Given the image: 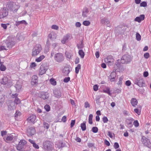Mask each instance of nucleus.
<instances>
[{"instance_id":"72a5a7b5","label":"nucleus","mask_w":151,"mask_h":151,"mask_svg":"<svg viewBox=\"0 0 151 151\" xmlns=\"http://www.w3.org/2000/svg\"><path fill=\"white\" fill-rule=\"evenodd\" d=\"M64 73H65V74H68L70 72L69 68L68 67H66L64 68L63 70Z\"/></svg>"},{"instance_id":"473e14b6","label":"nucleus","mask_w":151,"mask_h":151,"mask_svg":"<svg viewBox=\"0 0 151 151\" xmlns=\"http://www.w3.org/2000/svg\"><path fill=\"white\" fill-rule=\"evenodd\" d=\"M93 115L92 114L89 115L88 117V123L91 124H92L93 123Z\"/></svg>"},{"instance_id":"69168bd1","label":"nucleus","mask_w":151,"mask_h":151,"mask_svg":"<svg viewBox=\"0 0 151 151\" xmlns=\"http://www.w3.org/2000/svg\"><path fill=\"white\" fill-rule=\"evenodd\" d=\"M7 50V49L6 48V46H0V51L2 50Z\"/></svg>"},{"instance_id":"a211bd4d","label":"nucleus","mask_w":151,"mask_h":151,"mask_svg":"<svg viewBox=\"0 0 151 151\" xmlns=\"http://www.w3.org/2000/svg\"><path fill=\"white\" fill-rule=\"evenodd\" d=\"M48 38L52 40H53L56 38V34L53 32H51L50 34H49L48 36Z\"/></svg>"},{"instance_id":"de8ad7c7","label":"nucleus","mask_w":151,"mask_h":151,"mask_svg":"<svg viewBox=\"0 0 151 151\" xmlns=\"http://www.w3.org/2000/svg\"><path fill=\"white\" fill-rule=\"evenodd\" d=\"M103 121L104 123H106L108 122V119L105 116H104L102 118Z\"/></svg>"},{"instance_id":"4468645a","label":"nucleus","mask_w":151,"mask_h":151,"mask_svg":"<svg viewBox=\"0 0 151 151\" xmlns=\"http://www.w3.org/2000/svg\"><path fill=\"white\" fill-rule=\"evenodd\" d=\"M105 62L108 64L109 65H111L114 64V60L113 58L108 57L107 58L104 59Z\"/></svg>"},{"instance_id":"39448f33","label":"nucleus","mask_w":151,"mask_h":151,"mask_svg":"<svg viewBox=\"0 0 151 151\" xmlns=\"http://www.w3.org/2000/svg\"><path fill=\"white\" fill-rule=\"evenodd\" d=\"M64 59V57L61 53H58L55 54L54 60L57 62L60 63L62 62Z\"/></svg>"},{"instance_id":"f03ea898","label":"nucleus","mask_w":151,"mask_h":151,"mask_svg":"<svg viewBox=\"0 0 151 151\" xmlns=\"http://www.w3.org/2000/svg\"><path fill=\"white\" fill-rule=\"evenodd\" d=\"M16 136L14 133L8 134L6 137L4 138L5 141L8 143L14 142L16 139Z\"/></svg>"},{"instance_id":"680f3d73","label":"nucleus","mask_w":151,"mask_h":151,"mask_svg":"<svg viewBox=\"0 0 151 151\" xmlns=\"http://www.w3.org/2000/svg\"><path fill=\"white\" fill-rule=\"evenodd\" d=\"M125 84L127 86H129L131 84V82L129 80H128L126 81Z\"/></svg>"},{"instance_id":"bf43d9fd","label":"nucleus","mask_w":151,"mask_h":151,"mask_svg":"<svg viewBox=\"0 0 151 151\" xmlns=\"http://www.w3.org/2000/svg\"><path fill=\"white\" fill-rule=\"evenodd\" d=\"M123 79V78L121 77L119 78V81L118 82L117 84L119 85H121L122 83V81Z\"/></svg>"},{"instance_id":"ddd939ff","label":"nucleus","mask_w":151,"mask_h":151,"mask_svg":"<svg viewBox=\"0 0 151 151\" xmlns=\"http://www.w3.org/2000/svg\"><path fill=\"white\" fill-rule=\"evenodd\" d=\"M47 70V68L46 66L41 65L39 70V74L42 75L45 74Z\"/></svg>"},{"instance_id":"cd10ccee","label":"nucleus","mask_w":151,"mask_h":151,"mask_svg":"<svg viewBox=\"0 0 151 151\" xmlns=\"http://www.w3.org/2000/svg\"><path fill=\"white\" fill-rule=\"evenodd\" d=\"M22 85L21 84L19 83V82H17L15 87L16 89V90L18 91H19L22 88Z\"/></svg>"},{"instance_id":"5701e85b","label":"nucleus","mask_w":151,"mask_h":151,"mask_svg":"<svg viewBox=\"0 0 151 151\" xmlns=\"http://www.w3.org/2000/svg\"><path fill=\"white\" fill-rule=\"evenodd\" d=\"M16 106L14 105V104L12 102H11L10 104L8 105V109L9 110H14Z\"/></svg>"},{"instance_id":"7c9ffc66","label":"nucleus","mask_w":151,"mask_h":151,"mask_svg":"<svg viewBox=\"0 0 151 151\" xmlns=\"http://www.w3.org/2000/svg\"><path fill=\"white\" fill-rule=\"evenodd\" d=\"M45 58L44 55H42L40 56L39 57L35 59V61L37 62H41Z\"/></svg>"},{"instance_id":"6e6d98bb","label":"nucleus","mask_w":151,"mask_h":151,"mask_svg":"<svg viewBox=\"0 0 151 151\" xmlns=\"http://www.w3.org/2000/svg\"><path fill=\"white\" fill-rule=\"evenodd\" d=\"M84 104V107L86 108H89L90 107V105L89 104L88 102L87 101L85 102Z\"/></svg>"},{"instance_id":"2eb2a0df","label":"nucleus","mask_w":151,"mask_h":151,"mask_svg":"<svg viewBox=\"0 0 151 151\" xmlns=\"http://www.w3.org/2000/svg\"><path fill=\"white\" fill-rule=\"evenodd\" d=\"M18 94L15 93L14 94H12V98H15L14 100V103L17 104H19L21 103L20 100L17 97Z\"/></svg>"},{"instance_id":"aec40b11","label":"nucleus","mask_w":151,"mask_h":151,"mask_svg":"<svg viewBox=\"0 0 151 151\" xmlns=\"http://www.w3.org/2000/svg\"><path fill=\"white\" fill-rule=\"evenodd\" d=\"M38 77L37 76L34 75L32 76V85H35L37 83Z\"/></svg>"},{"instance_id":"c9c22d12","label":"nucleus","mask_w":151,"mask_h":151,"mask_svg":"<svg viewBox=\"0 0 151 151\" xmlns=\"http://www.w3.org/2000/svg\"><path fill=\"white\" fill-rule=\"evenodd\" d=\"M104 92L108 94L109 95H110L111 93L110 92V88H106L105 89L103 90Z\"/></svg>"},{"instance_id":"c756f323","label":"nucleus","mask_w":151,"mask_h":151,"mask_svg":"<svg viewBox=\"0 0 151 151\" xmlns=\"http://www.w3.org/2000/svg\"><path fill=\"white\" fill-rule=\"evenodd\" d=\"M27 24V23L25 20H22L21 21L16 22L15 24L17 26H18L19 24Z\"/></svg>"},{"instance_id":"13d9d810","label":"nucleus","mask_w":151,"mask_h":151,"mask_svg":"<svg viewBox=\"0 0 151 151\" xmlns=\"http://www.w3.org/2000/svg\"><path fill=\"white\" fill-rule=\"evenodd\" d=\"M70 78L69 77H65L63 80V81L65 83H68L70 80Z\"/></svg>"},{"instance_id":"4be33fe9","label":"nucleus","mask_w":151,"mask_h":151,"mask_svg":"<svg viewBox=\"0 0 151 151\" xmlns=\"http://www.w3.org/2000/svg\"><path fill=\"white\" fill-rule=\"evenodd\" d=\"M145 18V15L144 14L141 15L139 17H136L134 20L135 21L139 22H141V21L143 20Z\"/></svg>"},{"instance_id":"0e129e2a","label":"nucleus","mask_w":151,"mask_h":151,"mask_svg":"<svg viewBox=\"0 0 151 151\" xmlns=\"http://www.w3.org/2000/svg\"><path fill=\"white\" fill-rule=\"evenodd\" d=\"M46 45V46H47V47L48 48V50H49V47L50 45V43L49 40H47Z\"/></svg>"},{"instance_id":"ea45409f","label":"nucleus","mask_w":151,"mask_h":151,"mask_svg":"<svg viewBox=\"0 0 151 151\" xmlns=\"http://www.w3.org/2000/svg\"><path fill=\"white\" fill-rule=\"evenodd\" d=\"M90 22L89 21H84L83 22V24L85 26H88L90 24Z\"/></svg>"},{"instance_id":"9d476101","label":"nucleus","mask_w":151,"mask_h":151,"mask_svg":"<svg viewBox=\"0 0 151 151\" xmlns=\"http://www.w3.org/2000/svg\"><path fill=\"white\" fill-rule=\"evenodd\" d=\"M49 96V94L47 92H42L39 95V97L44 100H47Z\"/></svg>"},{"instance_id":"a19ab883","label":"nucleus","mask_w":151,"mask_h":151,"mask_svg":"<svg viewBox=\"0 0 151 151\" xmlns=\"http://www.w3.org/2000/svg\"><path fill=\"white\" fill-rule=\"evenodd\" d=\"M98 128L97 127H93L92 128V131L94 133H96L98 132Z\"/></svg>"},{"instance_id":"b1692460","label":"nucleus","mask_w":151,"mask_h":151,"mask_svg":"<svg viewBox=\"0 0 151 151\" xmlns=\"http://www.w3.org/2000/svg\"><path fill=\"white\" fill-rule=\"evenodd\" d=\"M131 103L132 105L134 107H136V106L137 105L138 102L137 99L135 98H132L131 101Z\"/></svg>"},{"instance_id":"6e6552de","label":"nucleus","mask_w":151,"mask_h":151,"mask_svg":"<svg viewBox=\"0 0 151 151\" xmlns=\"http://www.w3.org/2000/svg\"><path fill=\"white\" fill-rule=\"evenodd\" d=\"M141 141L144 146H147L148 147H151V143L150 142V140L146 138L145 137L142 136Z\"/></svg>"},{"instance_id":"1a4fd4ad","label":"nucleus","mask_w":151,"mask_h":151,"mask_svg":"<svg viewBox=\"0 0 151 151\" xmlns=\"http://www.w3.org/2000/svg\"><path fill=\"white\" fill-rule=\"evenodd\" d=\"M90 12L87 8L83 9L82 12V15L84 18H87V19H89L91 17L90 14Z\"/></svg>"},{"instance_id":"423d86ee","label":"nucleus","mask_w":151,"mask_h":151,"mask_svg":"<svg viewBox=\"0 0 151 151\" xmlns=\"http://www.w3.org/2000/svg\"><path fill=\"white\" fill-rule=\"evenodd\" d=\"M121 63L122 64H127L131 61V57L128 55H125L121 58Z\"/></svg>"},{"instance_id":"6ab92c4d","label":"nucleus","mask_w":151,"mask_h":151,"mask_svg":"<svg viewBox=\"0 0 151 151\" xmlns=\"http://www.w3.org/2000/svg\"><path fill=\"white\" fill-rule=\"evenodd\" d=\"M70 37V35L69 34H67L66 35L64 36L62 40H61V42L63 44H65L66 42L68 40Z\"/></svg>"},{"instance_id":"603ef678","label":"nucleus","mask_w":151,"mask_h":151,"mask_svg":"<svg viewBox=\"0 0 151 151\" xmlns=\"http://www.w3.org/2000/svg\"><path fill=\"white\" fill-rule=\"evenodd\" d=\"M144 57L148 59L150 57V54L149 53L146 52L144 54Z\"/></svg>"},{"instance_id":"5fc2aeb1","label":"nucleus","mask_w":151,"mask_h":151,"mask_svg":"<svg viewBox=\"0 0 151 151\" xmlns=\"http://www.w3.org/2000/svg\"><path fill=\"white\" fill-rule=\"evenodd\" d=\"M51 28L53 29L58 30V29L59 27L58 26L56 25H53L52 26Z\"/></svg>"},{"instance_id":"e2e57ef3","label":"nucleus","mask_w":151,"mask_h":151,"mask_svg":"<svg viewBox=\"0 0 151 151\" xmlns=\"http://www.w3.org/2000/svg\"><path fill=\"white\" fill-rule=\"evenodd\" d=\"M75 120H72L71 121V122L70 123V127H72L75 124Z\"/></svg>"},{"instance_id":"774afa93","label":"nucleus","mask_w":151,"mask_h":151,"mask_svg":"<svg viewBox=\"0 0 151 151\" xmlns=\"http://www.w3.org/2000/svg\"><path fill=\"white\" fill-rule=\"evenodd\" d=\"M1 26L4 29H6L7 28V24H1Z\"/></svg>"},{"instance_id":"f8f14e48","label":"nucleus","mask_w":151,"mask_h":151,"mask_svg":"<svg viewBox=\"0 0 151 151\" xmlns=\"http://www.w3.org/2000/svg\"><path fill=\"white\" fill-rule=\"evenodd\" d=\"M133 120V119L131 118L126 119V124L128 127L131 128L132 127V122Z\"/></svg>"},{"instance_id":"a18cd8bd","label":"nucleus","mask_w":151,"mask_h":151,"mask_svg":"<svg viewBox=\"0 0 151 151\" xmlns=\"http://www.w3.org/2000/svg\"><path fill=\"white\" fill-rule=\"evenodd\" d=\"M147 5V3L145 1H143L141 2L140 4V6L141 7H145Z\"/></svg>"},{"instance_id":"a878e982","label":"nucleus","mask_w":151,"mask_h":151,"mask_svg":"<svg viewBox=\"0 0 151 151\" xmlns=\"http://www.w3.org/2000/svg\"><path fill=\"white\" fill-rule=\"evenodd\" d=\"M5 97L4 96L0 93V104L1 105L3 104L5 101Z\"/></svg>"},{"instance_id":"f704fd0d","label":"nucleus","mask_w":151,"mask_h":151,"mask_svg":"<svg viewBox=\"0 0 151 151\" xmlns=\"http://www.w3.org/2000/svg\"><path fill=\"white\" fill-rule=\"evenodd\" d=\"M78 53L81 58H84L85 55L84 53L82 50H79L78 51Z\"/></svg>"},{"instance_id":"20e7f679","label":"nucleus","mask_w":151,"mask_h":151,"mask_svg":"<svg viewBox=\"0 0 151 151\" xmlns=\"http://www.w3.org/2000/svg\"><path fill=\"white\" fill-rule=\"evenodd\" d=\"M53 145V143L49 141H45L43 143L44 149L45 150L47 151L52 150Z\"/></svg>"},{"instance_id":"58836bf2","label":"nucleus","mask_w":151,"mask_h":151,"mask_svg":"<svg viewBox=\"0 0 151 151\" xmlns=\"http://www.w3.org/2000/svg\"><path fill=\"white\" fill-rule=\"evenodd\" d=\"M27 142L24 139H22L19 142V144L22 145L23 146H24L26 144Z\"/></svg>"},{"instance_id":"7ed1b4c3","label":"nucleus","mask_w":151,"mask_h":151,"mask_svg":"<svg viewBox=\"0 0 151 151\" xmlns=\"http://www.w3.org/2000/svg\"><path fill=\"white\" fill-rule=\"evenodd\" d=\"M0 82L1 84L5 85L7 88H9L13 85L12 80H9L6 77H4L0 81Z\"/></svg>"},{"instance_id":"8fccbe9b","label":"nucleus","mask_w":151,"mask_h":151,"mask_svg":"<svg viewBox=\"0 0 151 151\" xmlns=\"http://www.w3.org/2000/svg\"><path fill=\"white\" fill-rule=\"evenodd\" d=\"M1 135L2 137L6 135L7 134V132L6 131H1Z\"/></svg>"},{"instance_id":"c85d7f7f","label":"nucleus","mask_w":151,"mask_h":151,"mask_svg":"<svg viewBox=\"0 0 151 151\" xmlns=\"http://www.w3.org/2000/svg\"><path fill=\"white\" fill-rule=\"evenodd\" d=\"M6 43V47L8 48L12 47L14 45V42L12 41L11 42H7Z\"/></svg>"},{"instance_id":"c03bdc74","label":"nucleus","mask_w":151,"mask_h":151,"mask_svg":"<svg viewBox=\"0 0 151 151\" xmlns=\"http://www.w3.org/2000/svg\"><path fill=\"white\" fill-rule=\"evenodd\" d=\"M43 127L47 129L49 128L50 125L47 123L44 122L43 123Z\"/></svg>"},{"instance_id":"f257e3e1","label":"nucleus","mask_w":151,"mask_h":151,"mask_svg":"<svg viewBox=\"0 0 151 151\" xmlns=\"http://www.w3.org/2000/svg\"><path fill=\"white\" fill-rule=\"evenodd\" d=\"M42 50V47L40 44H37L33 48L32 53V55L33 57L37 56L41 52Z\"/></svg>"},{"instance_id":"09e8293b","label":"nucleus","mask_w":151,"mask_h":151,"mask_svg":"<svg viewBox=\"0 0 151 151\" xmlns=\"http://www.w3.org/2000/svg\"><path fill=\"white\" fill-rule=\"evenodd\" d=\"M0 69L1 70L4 71L6 70V68L4 65L1 64Z\"/></svg>"},{"instance_id":"37998d69","label":"nucleus","mask_w":151,"mask_h":151,"mask_svg":"<svg viewBox=\"0 0 151 151\" xmlns=\"http://www.w3.org/2000/svg\"><path fill=\"white\" fill-rule=\"evenodd\" d=\"M50 81L51 83L53 85H55L56 84V81H55V80L53 78H51L50 80Z\"/></svg>"},{"instance_id":"bb28decb","label":"nucleus","mask_w":151,"mask_h":151,"mask_svg":"<svg viewBox=\"0 0 151 151\" xmlns=\"http://www.w3.org/2000/svg\"><path fill=\"white\" fill-rule=\"evenodd\" d=\"M53 93L55 96L57 98H59L61 96V93L59 91H55L53 92Z\"/></svg>"},{"instance_id":"79ce46f5","label":"nucleus","mask_w":151,"mask_h":151,"mask_svg":"<svg viewBox=\"0 0 151 151\" xmlns=\"http://www.w3.org/2000/svg\"><path fill=\"white\" fill-rule=\"evenodd\" d=\"M141 36L138 33H137L136 34V39L137 41H139L141 40Z\"/></svg>"},{"instance_id":"dca6fc26","label":"nucleus","mask_w":151,"mask_h":151,"mask_svg":"<svg viewBox=\"0 0 151 151\" xmlns=\"http://www.w3.org/2000/svg\"><path fill=\"white\" fill-rule=\"evenodd\" d=\"M8 15V12L6 9H3L0 14V19H1L6 17Z\"/></svg>"},{"instance_id":"4d7b16f0","label":"nucleus","mask_w":151,"mask_h":151,"mask_svg":"<svg viewBox=\"0 0 151 151\" xmlns=\"http://www.w3.org/2000/svg\"><path fill=\"white\" fill-rule=\"evenodd\" d=\"M77 46L78 49H81L83 48V44L82 42L77 45Z\"/></svg>"},{"instance_id":"393cba45","label":"nucleus","mask_w":151,"mask_h":151,"mask_svg":"<svg viewBox=\"0 0 151 151\" xmlns=\"http://www.w3.org/2000/svg\"><path fill=\"white\" fill-rule=\"evenodd\" d=\"M109 21L108 19H102L101 20V23L102 24H105L108 27L109 26Z\"/></svg>"},{"instance_id":"e433bc0d","label":"nucleus","mask_w":151,"mask_h":151,"mask_svg":"<svg viewBox=\"0 0 151 151\" xmlns=\"http://www.w3.org/2000/svg\"><path fill=\"white\" fill-rule=\"evenodd\" d=\"M81 127L82 131H84L86 129V124L84 122L81 124Z\"/></svg>"},{"instance_id":"2f4dec72","label":"nucleus","mask_w":151,"mask_h":151,"mask_svg":"<svg viewBox=\"0 0 151 151\" xmlns=\"http://www.w3.org/2000/svg\"><path fill=\"white\" fill-rule=\"evenodd\" d=\"M24 146L22 145L18 144V145L17 147V149L18 150L20 151H25L23 150Z\"/></svg>"},{"instance_id":"0eeeda50","label":"nucleus","mask_w":151,"mask_h":151,"mask_svg":"<svg viewBox=\"0 0 151 151\" xmlns=\"http://www.w3.org/2000/svg\"><path fill=\"white\" fill-rule=\"evenodd\" d=\"M134 83L140 87L144 86L145 84L144 80L141 78H135L134 81Z\"/></svg>"},{"instance_id":"052dcab7","label":"nucleus","mask_w":151,"mask_h":151,"mask_svg":"<svg viewBox=\"0 0 151 151\" xmlns=\"http://www.w3.org/2000/svg\"><path fill=\"white\" fill-rule=\"evenodd\" d=\"M134 111L138 115H139L140 114V112L139 111V110L137 108H135L134 109Z\"/></svg>"},{"instance_id":"f3484780","label":"nucleus","mask_w":151,"mask_h":151,"mask_svg":"<svg viewBox=\"0 0 151 151\" xmlns=\"http://www.w3.org/2000/svg\"><path fill=\"white\" fill-rule=\"evenodd\" d=\"M36 119V116L34 114H31L30 115L27 119L28 121L29 122H35Z\"/></svg>"},{"instance_id":"3c124183","label":"nucleus","mask_w":151,"mask_h":151,"mask_svg":"<svg viewBox=\"0 0 151 151\" xmlns=\"http://www.w3.org/2000/svg\"><path fill=\"white\" fill-rule=\"evenodd\" d=\"M114 148L116 149L118 148L119 147V144L117 142H115L114 144Z\"/></svg>"},{"instance_id":"49530a36","label":"nucleus","mask_w":151,"mask_h":151,"mask_svg":"<svg viewBox=\"0 0 151 151\" xmlns=\"http://www.w3.org/2000/svg\"><path fill=\"white\" fill-rule=\"evenodd\" d=\"M44 108L47 111H49L50 110V106L48 105H45Z\"/></svg>"},{"instance_id":"864d4df0","label":"nucleus","mask_w":151,"mask_h":151,"mask_svg":"<svg viewBox=\"0 0 151 151\" xmlns=\"http://www.w3.org/2000/svg\"><path fill=\"white\" fill-rule=\"evenodd\" d=\"M133 124L134 126L136 127H138L139 125V123L137 120H136L134 121Z\"/></svg>"},{"instance_id":"9b49d317","label":"nucleus","mask_w":151,"mask_h":151,"mask_svg":"<svg viewBox=\"0 0 151 151\" xmlns=\"http://www.w3.org/2000/svg\"><path fill=\"white\" fill-rule=\"evenodd\" d=\"M27 134L28 136H31L36 133L35 129L33 127H30L27 129Z\"/></svg>"},{"instance_id":"412c9836","label":"nucleus","mask_w":151,"mask_h":151,"mask_svg":"<svg viewBox=\"0 0 151 151\" xmlns=\"http://www.w3.org/2000/svg\"><path fill=\"white\" fill-rule=\"evenodd\" d=\"M116 73L115 72H112L111 73L110 75L108 77L109 78L111 81H113L116 76Z\"/></svg>"},{"instance_id":"338daca9","label":"nucleus","mask_w":151,"mask_h":151,"mask_svg":"<svg viewBox=\"0 0 151 151\" xmlns=\"http://www.w3.org/2000/svg\"><path fill=\"white\" fill-rule=\"evenodd\" d=\"M33 147L37 149H38L39 148V147L38 145L36 144L35 142L33 144Z\"/></svg>"},{"instance_id":"4c0bfd02","label":"nucleus","mask_w":151,"mask_h":151,"mask_svg":"<svg viewBox=\"0 0 151 151\" xmlns=\"http://www.w3.org/2000/svg\"><path fill=\"white\" fill-rule=\"evenodd\" d=\"M81 65L80 64H78L77 66L75 68V72L76 74H78L79 72V70L81 69Z\"/></svg>"}]
</instances>
